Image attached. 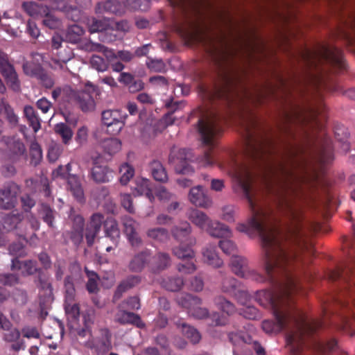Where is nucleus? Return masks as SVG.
Wrapping results in <instances>:
<instances>
[{
  "label": "nucleus",
  "mask_w": 355,
  "mask_h": 355,
  "mask_svg": "<svg viewBox=\"0 0 355 355\" xmlns=\"http://www.w3.org/2000/svg\"><path fill=\"white\" fill-rule=\"evenodd\" d=\"M305 126H278L284 137L279 139L284 149L281 159L275 161L272 157L276 153L277 146L273 139L265 135L259 125H241L245 155L265 165L263 202L252 192V174L247 166L235 161L230 169L235 189L248 200L252 212L246 223L237 225V230L250 237H260L264 252V268L267 248L274 254H278V250L282 252L287 259L282 265L287 271L277 272L280 281L284 280L286 273L291 277L299 272L306 273L314 254L313 244L304 230L302 211L293 202L294 183L298 179L294 170L306 165L309 159L321 165L327 164L334 159L332 143L327 137L313 143L309 141L306 147L288 141L295 139L296 128ZM230 266L239 277L259 282L267 280L270 283L267 273L265 277L250 269L244 257L233 255Z\"/></svg>",
  "instance_id": "obj_1"
},
{
  "label": "nucleus",
  "mask_w": 355,
  "mask_h": 355,
  "mask_svg": "<svg viewBox=\"0 0 355 355\" xmlns=\"http://www.w3.org/2000/svg\"><path fill=\"white\" fill-rule=\"evenodd\" d=\"M114 176V171L107 165L100 164L97 159L93 162V166L89 171L90 178L96 183H107Z\"/></svg>",
  "instance_id": "obj_13"
},
{
  "label": "nucleus",
  "mask_w": 355,
  "mask_h": 355,
  "mask_svg": "<svg viewBox=\"0 0 355 355\" xmlns=\"http://www.w3.org/2000/svg\"><path fill=\"white\" fill-rule=\"evenodd\" d=\"M72 302H67V300H65V312L72 319L77 320L80 315V308L78 304H72Z\"/></svg>",
  "instance_id": "obj_61"
},
{
  "label": "nucleus",
  "mask_w": 355,
  "mask_h": 355,
  "mask_svg": "<svg viewBox=\"0 0 355 355\" xmlns=\"http://www.w3.org/2000/svg\"><path fill=\"white\" fill-rule=\"evenodd\" d=\"M205 231L213 237L223 238L231 236V231L227 225L211 220Z\"/></svg>",
  "instance_id": "obj_26"
},
{
  "label": "nucleus",
  "mask_w": 355,
  "mask_h": 355,
  "mask_svg": "<svg viewBox=\"0 0 355 355\" xmlns=\"http://www.w3.org/2000/svg\"><path fill=\"white\" fill-rule=\"evenodd\" d=\"M219 121V117L216 114L211 113L204 116L198 121V130L200 139L205 146L209 147V149L198 158L200 166L208 167L216 163L213 148L216 145L217 137L222 131Z\"/></svg>",
  "instance_id": "obj_5"
},
{
  "label": "nucleus",
  "mask_w": 355,
  "mask_h": 355,
  "mask_svg": "<svg viewBox=\"0 0 355 355\" xmlns=\"http://www.w3.org/2000/svg\"><path fill=\"white\" fill-rule=\"evenodd\" d=\"M124 227V232L129 242L132 246H139L141 244V239L136 232L137 223L130 216H124L122 218Z\"/></svg>",
  "instance_id": "obj_18"
},
{
  "label": "nucleus",
  "mask_w": 355,
  "mask_h": 355,
  "mask_svg": "<svg viewBox=\"0 0 355 355\" xmlns=\"http://www.w3.org/2000/svg\"><path fill=\"white\" fill-rule=\"evenodd\" d=\"M116 321L121 324H132L139 328H144L145 327L139 315L125 311H123L117 314Z\"/></svg>",
  "instance_id": "obj_27"
},
{
  "label": "nucleus",
  "mask_w": 355,
  "mask_h": 355,
  "mask_svg": "<svg viewBox=\"0 0 355 355\" xmlns=\"http://www.w3.org/2000/svg\"><path fill=\"white\" fill-rule=\"evenodd\" d=\"M101 146L105 153L114 155L121 148V142L116 138H107L101 141Z\"/></svg>",
  "instance_id": "obj_41"
},
{
  "label": "nucleus",
  "mask_w": 355,
  "mask_h": 355,
  "mask_svg": "<svg viewBox=\"0 0 355 355\" xmlns=\"http://www.w3.org/2000/svg\"><path fill=\"white\" fill-rule=\"evenodd\" d=\"M315 349L321 355H347L335 338H328L318 341Z\"/></svg>",
  "instance_id": "obj_14"
},
{
  "label": "nucleus",
  "mask_w": 355,
  "mask_h": 355,
  "mask_svg": "<svg viewBox=\"0 0 355 355\" xmlns=\"http://www.w3.org/2000/svg\"><path fill=\"white\" fill-rule=\"evenodd\" d=\"M1 141L7 146V156L12 163L19 162L21 157H24V159L26 160L27 155L25 145L19 139H15L14 137L9 136H3Z\"/></svg>",
  "instance_id": "obj_11"
},
{
  "label": "nucleus",
  "mask_w": 355,
  "mask_h": 355,
  "mask_svg": "<svg viewBox=\"0 0 355 355\" xmlns=\"http://www.w3.org/2000/svg\"><path fill=\"white\" fill-rule=\"evenodd\" d=\"M69 189L73 196L78 200L81 201L84 197L83 189L78 179L76 176L69 178L68 180Z\"/></svg>",
  "instance_id": "obj_47"
},
{
  "label": "nucleus",
  "mask_w": 355,
  "mask_h": 355,
  "mask_svg": "<svg viewBox=\"0 0 355 355\" xmlns=\"http://www.w3.org/2000/svg\"><path fill=\"white\" fill-rule=\"evenodd\" d=\"M191 227L188 223L174 226L171 229L173 237L180 243L179 247L173 249V254L178 259H189L195 257L191 247L196 243V239L191 236Z\"/></svg>",
  "instance_id": "obj_7"
},
{
  "label": "nucleus",
  "mask_w": 355,
  "mask_h": 355,
  "mask_svg": "<svg viewBox=\"0 0 355 355\" xmlns=\"http://www.w3.org/2000/svg\"><path fill=\"white\" fill-rule=\"evenodd\" d=\"M193 258L182 259L185 260L184 263H180L177 265V270L178 272L183 274H191L197 270V267L193 261Z\"/></svg>",
  "instance_id": "obj_56"
},
{
  "label": "nucleus",
  "mask_w": 355,
  "mask_h": 355,
  "mask_svg": "<svg viewBox=\"0 0 355 355\" xmlns=\"http://www.w3.org/2000/svg\"><path fill=\"white\" fill-rule=\"evenodd\" d=\"M22 68L26 75L37 79L44 70L40 64L32 61L24 62Z\"/></svg>",
  "instance_id": "obj_43"
},
{
  "label": "nucleus",
  "mask_w": 355,
  "mask_h": 355,
  "mask_svg": "<svg viewBox=\"0 0 355 355\" xmlns=\"http://www.w3.org/2000/svg\"><path fill=\"white\" fill-rule=\"evenodd\" d=\"M12 298L18 306H24L28 302V295L26 291L16 288L13 291Z\"/></svg>",
  "instance_id": "obj_58"
},
{
  "label": "nucleus",
  "mask_w": 355,
  "mask_h": 355,
  "mask_svg": "<svg viewBox=\"0 0 355 355\" xmlns=\"http://www.w3.org/2000/svg\"><path fill=\"white\" fill-rule=\"evenodd\" d=\"M125 115L118 110H108L102 112V121L107 127V132L112 135L118 134L124 125Z\"/></svg>",
  "instance_id": "obj_12"
},
{
  "label": "nucleus",
  "mask_w": 355,
  "mask_h": 355,
  "mask_svg": "<svg viewBox=\"0 0 355 355\" xmlns=\"http://www.w3.org/2000/svg\"><path fill=\"white\" fill-rule=\"evenodd\" d=\"M171 263L170 255L166 252H159L153 257L150 270L153 273H159L168 268Z\"/></svg>",
  "instance_id": "obj_23"
},
{
  "label": "nucleus",
  "mask_w": 355,
  "mask_h": 355,
  "mask_svg": "<svg viewBox=\"0 0 355 355\" xmlns=\"http://www.w3.org/2000/svg\"><path fill=\"white\" fill-rule=\"evenodd\" d=\"M188 217L195 225L202 230H205L211 221L206 214L198 209L191 210Z\"/></svg>",
  "instance_id": "obj_29"
},
{
  "label": "nucleus",
  "mask_w": 355,
  "mask_h": 355,
  "mask_svg": "<svg viewBox=\"0 0 355 355\" xmlns=\"http://www.w3.org/2000/svg\"><path fill=\"white\" fill-rule=\"evenodd\" d=\"M85 272L88 278L86 284V289L89 293H96L98 291V282L99 281L98 275L92 270H89L87 267H85Z\"/></svg>",
  "instance_id": "obj_42"
},
{
  "label": "nucleus",
  "mask_w": 355,
  "mask_h": 355,
  "mask_svg": "<svg viewBox=\"0 0 355 355\" xmlns=\"http://www.w3.org/2000/svg\"><path fill=\"white\" fill-rule=\"evenodd\" d=\"M0 72L4 78L6 84L14 92H19L20 90V82L12 64L1 69Z\"/></svg>",
  "instance_id": "obj_22"
},
{
  "label": "nucleus",
  "mask_w": 355,
  "mask_h": 355,
  "mask_svg": "<svg viewBox=\"0 0 355 355\" xmlns=\"http://www.w3.org/2000/svg\"><path fill=\"white\" fill-rule=\"evenodd\" d=\"M202 41L209 43L211 51L214 57L216 64L219 69L218 76L221 80V85L216 89V95L218 98L224 100L227 104L234 101L236 94V86L241 83V76L245 73L244 69H239L230 60L231 53L228 50L215 46L216 38L203 33L200 36Z\"/></svg>",
  "instance_id": "obj_4"
},
{
  "label": "nucleus",
  "mask_w": 355,
  "mask_h": 355,
  "mask_svg": "<svg viewBox=\"0 0 355 355\" xmlns=\"http://www.w3.org/2000/svg\"><path fill=\"white\" fill-rule=\"evenodd\" d=\"M202 257L205 263L214 268H220L223 264V261L219 257L214 245L209 244L202 250Z\"/></svg>",
  "instance_id": "obj_21"
},
{
  "label": "nucleus",
  "mask_w": 355,
  "mask_h": 355,
  "mask_svg": "<svg viewBox=\"0 0 355 355\" xmlns=\"http://www.w3.org/2000/svg\"><path fill=\"white\" fill-rule=\"evenodd\" d=\"M11 327L12 323L10 320L3 313H0V328L8 331L4 334L3 339L9 343L17 341L20 338V331L16 328L11 329Z\"/></svg>",
  "instance_id": "obj_24"
},
{
  "label": "nucleus",
  "mask_w": 355,
  "mask_h": 355,
  "mask_svg": "<svg viewBox=\"0 0 355 355\" xmlns=\"http://www.w3.org/2000/svg\"><path fill=\"white\" fill-rule=\"evenodd\" d=\"M112 333L107 328H101L98 330V334L89 338L84 345L94 349L96 355H105L112 349Z\"/></svg>",
  "instance_id": "obj_8"
},
{
  "label": "nucleus",
  "mask_w": 355,
  "mask_h": 355,
  "mask_svg": "<svg viewBox=\"0 0 355 355\" xmlns=\"http://www.w3.org/2000/svg\"><path fill=\"white\" fill-rule=\"evenodd\" d=\"M278 254H271L267 248L265 257V270L270 280V284L274 286V290H262L256 293V300L264 308L272 311L275 320H265L262 322V329L267 334H277L284 329L290 328L293 325L303 332L314 333L322 328L325 323V318L334 313V309L331 304H327L323 308L324 319L309 320L308 317L295 306V296L303 292L302 281H310L312 274L309 268L306 273H297L292 277L288 274L284 280L280 281L277 277V272L286 271L282 263L286 261V258L282 252Z\"/></svg>",
  "instance_id": "obj_2"
},
{
  "label": "nucleus",
  "mask_w": 355,
  "mask_h": 355,
  "mask_svg": "<svg viewBox=\"0 0 355 355\" xmlns=\"http://www.w3.org/2000/svg\"><path fill=\"white\" fill-rule=\"evenodd\" d=\"M179 103L178 102H170L166 103V107L170 110L164 114L161 120V123L164 125V128L173 125L177 117L174 116V113L177 111Z\"/></svg>",
  "instance_id": "obj_44"
},
{
  "label": "nucleus",
  "mask_w": 355,
  "mask_h": 355,
  "mask_svg": "<svg viewBox=\"0 0 355 355\" xmlns=\"http://www.w3.org/2000/svg\"><path fill=\"white\" fill-rule=\"evenodd\" d=\"M150 168L152 175L156 181L164 182L167 180V173L160 162L157 160L153 161L150 163Z\"/></svg>",
  "instance_id": "obj_37"
},
{
  "label": "nucleus",
  "mask_w": 355,
  "mask_h": 355,
  "mask_svg": "<svg viewBox=\"0 0 355 355\" xmlns=\"http://www.w3.org/2000/svg\"><path fill=\"white\" fill-rule=\"evenodd\" d=\"M105 236L111 239L115 245H117L120 239V230L118 223L113 218H107L104 223Z\"/></svg>",
  "instance_id": "obj_30"
},
{
  "label": "nucleus",
  "mask_w": 355,
  "mask_h": 355,
  "mask_svg": "<svg viewBox=\"0 0 355 355\" xmlns=\"http://www.w3.org/2000/svg\"><path fill=\"white\" fill-rule=\"evenodd\" d=\"M68 101L76 103L84 112H92L95 109V101L91 94L85 90L66 89Z\"/></svg>",
  "instance_id": "obj_10"
},
{
  "label": "nucleus",
  "mask_w": 355,
  "mask_h": 355,
  "mask_svg": "<svg viewBox=\"0 0 355 355\" xmlns=\"http://www.w3.org/2000/svg\"><path fill=\"white\" fill-rule=\"evenodd\" d=\"M23 216L21 214L9 213L5 215L3 219V227L8 231L14 230L21 221Z\"/></svg>",
  "instance_id": "obj_46"
},
{
  "label": "nucleus",
  "mask_w": 355,
  "mask_h": 355,
  "mask_svg": "<svg viewBox=\"0 0 355 355\" xmlns=\"http://www.w3.org/2000/svg\"><path fill=\"white\" fill-rule=\"evenodd\" d=\"M103 222L104 216L102 214L95 213L90 217L85 230V239L88 246L90 247L94 244Z\"/></svg>",
  "instance_id": "obj_15"
},
{
  "label": "nucleus",
  "mask_w": 355,
  "mask_h": 355,
  "mask_svg": "<svg viewBox=\"0 0 355 355\" xmlns=\"http://www.w3.org/2000/svg\"><path fill=\"white\" fill-rule=\"evenodd\" d=\"M141 282V277L138 275H130L122 281L117 286L116 295H121L126 291L135 287Z\"/></svg>",
  "instance_id": "obj_39"
},
{
  "label": "nucleus",
  "mask_w": 355,
  "mask_h": 355,
  "mask_svg": "<svg viewBox=\"0 0 355 355\" xmlns=\"http://www.w3.org/2000/svg\"><path fill=\"white\" fill-rule=\"evenodd\" d=\"M240 287L241 284L237 279L234 277H227L223 279L221 289L224 293L236 296L239 294L243 296L245 299L247 298V293L243 291Z\"/></svg>",
  "instance_id": "obj_25"
},
{
  "label": "nucleus",
  "mask_w": 355,
  "mask_h": 355,
  "mask_svg": "<svg viewBox=\"0 0 355 355\" xmlns=\"http://www.w3.org/2000/svg\"><path fill=\"white\" fill-rule=\"evenodd\" d=\"M160 284L168 291L177 292L182 288L184 279L180 277H166L162 279Z\"/></svg>",
  "instance_id": "obj_34"
},
{
  "label": "nucleus",
  "mask_w": 355,
  "mask_h": 355,
  "mask_svg": "<svg viewBox=\"0 0 355 355\" xmlns=\"http://www.w3.org/2000/svg\"><path fill=\"white\" fill-rule=\"evenodd\" d=\"M177 303L183 308L188 310V312L193 306L200 305L202 300L189 293H181L176 297Z\"/></svg>",
  "instance_id": "obj_32"
},
{
  "label": "nucleus",
  "mask_w": 355,
  "mask_h": 355,
  "mask_svg": "<svg viewBox=\"0 0 355 355\" xmlns=\"http://www.w3.org/2000/svg\"><path fill=\"white\" fill-rule=\"evenodd\" d=\"M354 277L355 264L338 266L329 272L328 277L331 281H339L343 284V291L334 297V306L349 310L352 306H355V283L351 281Z\"/></svg>",
  "instance_id": "obj_6"
},
{
  "label": "nucleus",
  "mask_w": 355,
  "mask_h": 355,
  "mask_svg": "<svg viewBox=\"0 0 355 355\" xmlns=\"http://www.w3.org/2000/svg\"><path fill=\"white\" fill-rule=\"evenodd\" d=\"M121 173L120 182L123 185H125L135 175L134 168L128 163L123 164L119 168Z\"/></svg>",
  "instance_id": "obj_54"
},
{
  "label": "nucleus",
  "mask_w": 355,
  "mask_h": 355,
  "mask_svg": "<svg viewBox=\"0 0 355 355\" xmlns=\"http://www.w3.org/2000/svg\"><path fill=\"white\" fill-rule=\"evenodd\" d=\"M64 288L65 290V300L67 302H73L76 295V289L73 284V279L68 275L64 280Z\"/></svg>",
  "instance_id": "obj_55"
},
{
  "label": "nucleus",
  "mask_w": 355,
  "mask_h": 355,
  "mask_svg": "<svg viewBox=\"0 0 355 355\" xmlns=\"http://www.w3.org/2000/svg\"><path fill=\"white\" fill-rule=\"evenodd\" d=\"M92 67L98 71H105L108 68L107 61L101 56L93 55L90 58Z\"/></svg>",
  "instance_id": "obj_57"
},
{
  "label": "nucleus",
  "mask_w": 355,
  "mask_h": 355,
  "mask_svg": "<svg viewBox=\"0 0 355 355\" xmlns=\"http://www.w3.org/2000/svg\"><path fill=\"white\" fill-rule=\"evenodd\" d=\"M214 304L216 307L228 316L233 315L236 312V307L233 303L219 295L214 298Z\"/></svg>",
  "instance_id": "obj_38"
},
{
  "label": "nucleus",
  "mask_w": 355,
  "mask_h": 355,
  "mask_svg": "<svg viewBox=\"0 0 355 355\" xmlns=\"http://www.w3.org/2000/svg\"><path fill=\"white\" fill-rule=\"evenodd\" d=\"M189 198L191 202L198 207L207 208L211 205V200L204 192L203 188L201 186L191 188Z\"/></svg>",
  "instance_id": "obj_19"
},
{
  "label": "nucleus",
  "mask_w": 355,
  "mask_h": 355,
  "mask_svg": "<svg viewBox=\"0 0 355 355\" xmlns=\"http://www.w3.org/2000/svg\"><path fill=\"white\" fill-rule=\"evenodd\" d=\"M25 117L28 125L35 132H37L41 128V120L33 106L26 105L24 108Z\"/></svg>",
  "instance_id": "obj_33"
},
{
  "label": "nucleus",
  "mask_w": 355,
  "mask_h": 355,
  "mask_svg": "<svg viewBox=\"0 0 355 355\" xmlns=\"http://www.w3.org/2000/svg\"><path fill=\"white\" fill-rule=\"evenodd\" d=\"M55 132L62 137V142L67 144L73 136L72 130L65 123H57L54 128Z\"/></svg>",
  "instance_id": "obj_49"
},
{
  "label": "nucleus",
  "mask_w": 355,
  "mask_h": 355,
  "mask_svg": "<svg viewBox=\"0 0 355 355\" xmlns=\"http://www.w3.org/2000/svg\"><path fill=\"white\" fill-rule=\"evenodd\" d=\"M124 8L130 10H146L150 6L149 0H124Z\"/></svg>",
  "instance_id": "obj_51"
},
{
  "label": "nucleus",
  "mask_w": 355,
  "mask_h": 355,
  "mask_svg": "<svg viewBox=\"0 0 355 355\" xmlns=\"http://www.w3.org/2000/svg\"><path fill=\"white\" fill-rule=\"evenodd\" d=\"M150 251L149 250H143L137 254L130 260L128 268L131 272H140L148 263L150 259Z\"/></svg>",
  "instance_id": "obj_20"
},
{
  "label": "nucleus",
  "mask_w": 355,
  "mask_h": 355,
  "mask_svg": "<svg viewBox=\"0 0 355 355\" xmlns=\"http://www.w3.org/2000/svg\"><path fill=\"white\" fill-rule=\"evenodd\" d=\"M19 282V276L13 273H4L0 275V283L5 285L12 286Z\"/></svg>",
  "instance_id": "obj_60"
},
{
  "label": "nucleus",
  "mask_w": 355,
  "mask_h": 355,
  "mask_svg": "<svg viewBox=\"0 0 355 355\" xmlns=\"http://www.w3.org/2000/svg\"><path fill=\"white\" fill-rule=\"evenodd\" d=\"M147 236L160 243H166L170 239L168 231L164 227H154L148 230Z\"/></svg>",
  "instance_id": "obj_35"
},
{
  "label": "nucleus",
  "mask_w": 355,
  "mask_h": 355,
  "mask_svg": "<svg viewBox=\"0 0 355 355\" xmlns=\"http://www.w3.org/2000/svg\"><path fill=\"white\" fill-rule=\"evenodd\" d=\"M335 137L336 139L343 144V148L345 152L350 149L349 143L347 141L349 132L347 129L343 125H338L335 128Z\"/></svg>",
  "instance_id": "obj_48"
},
{
  "label": "nucleus",
  "mask_w": 355,
  "mask_h": 355,
  "mask_svg": "<svg viewBox=\"0 0 355 355\" xmlns=\"http://www.w3.org/2000/svg\"><path fill=\"white\" fill-rule=\"evenodd\" d=\"M134 196H146V197L152 202L155 197L149 188V181L147 179L137 180L136 187L132 190Z\"/></svg>",
  "instance_id": "obj_31"
},
{
  "label": "nucleus",
  "mask_w": 355,
  "mask_h": 355,
  "mask_svg": "<svg viewBox=\"0 0 355 355\" xmlns=\"http://www.w3.org/2000/svg\"><path fill=\"white\" fill-rule=\"evenodd\" d=\"M209 318L211 320V325L214 327H223L229 323L228 317L218 312L211 313Z\"/></svg>",
  "instance_id": "obj_59"
},
{
  "label": "nucleus",
  "mask_w": 355,
  "mask_h": 355,
  "mask_svg": "<svg viewBox=\"0 0 355 355\" xmlns=\"http://www.w3.org/2000/svg\"><path fill=\"white\" fill-rule=\"evenodd\" d=\"M74 221L78 227L71 231L70 238L75 244H79L83 238L84 219L82 216H77L75 217Z\"/></svg>",
  "instance_id": "obj_45"
},
{
  "label": "nucleus",
  "mask_w": 355,
  "mask_h": 355,
  "mask_svg": "<svg viewBox=\"0 0 355 355\" xmlns=\"http://www.w3.org/2000/svg\"><path fill=\"white\" fill-rule=\"evenodd\" d=\"M88 28L90 33L97 32H107L114 30L108 19L103 18L98 19L92 18L88 21Z\"/></svg>",
  "instance_id": "obj_28"
},
{
  "label": "nucleus",
  "mask_w": 355,
  "mask_h": 355,
  "mask_svg": "<svg viewBox=\"0 0 355 355\" xmlns=\"http://www.w3.org/2000/svg\"><path fill=\"white\" fill-rule=\"evenodd\" d=\"M96 14L110 12L121 15L125 12L124 4L121 3L118 0H107L98 2L95 7Z\"/></svg>",
  "instance_id": "obj_17"
},
{
  "label": "nucleus",
  "mask_w": 355,
  "mask_h": 355,
  "mask_svg": "<svg viewBox=\"0 0 355 355\" xmlns=\"http://www.w3.org/2000/svg\"><path fill=\"white\" fill-rule=\"evenodd\" d=\"M20 193V187L14 182L4 184L0 189V209L11 210L17 205V196Z\"/></svg>",
  "instance_id": "obj_9"
},
{
  "label": "nucleus",
  "mask_w": 355,
  "mask_h": 355,
  "mask_svg": "<svg viewBox=\"0 0 355 355\" xmlns=\"http://www.w3.org/2000/svg\"><path fill=\"white\" fill-rule=\"evenodd\" d=\"M11 270H19L23 276H28L38 272L41 269L37 268L36 261L29 259L22 261L15 257L12 259Z\"/></svg>",
  "instance_id": "obj_16"
},
{
  "label": "nucleus",
  "mask_w": 355,
  "mask_h": 355,
  "mask_svg": "<svg viewBox=\"0 0 355 355\" xmlns=\"http://www.w3.org/2000/svg\"><path fill=\"white\" fill-rule=\"evenodd\" d=\"M37 273V287L42 290L49 291L51 292L52 291V286L49 281L48 277L44 274L42 270H40Z\"/></svg>",
  "instance_id": "obj_63"
},
{
  "label": "nucleus",
  "mask_w": 355,
  "mask_h": 355,
  "mask_svg": "<svg viewBox=\"0 0 355 355\" xmlns=\"http://www.w3.org/2000/svg\"><path fill=\"white\" fill-rule=\"evenodd\" d=\"M30 157L31 164L34 166H37L42 159V150L41 146L35 141H32L31 144Z\"/></svg>",
  "instance_id": "obj_50"
},
{
  "label": "nucleus",
  "mask_w": 355,
  "mask_h": 355,
  "mask_svg": "<svg viewBox=\"0 0 355 355\" xmlns=\"http://www.w3.org/2000/svg\"><path fill=\"white\" fill-rule=\"evenodd\" d=\"M146 65L150 70L155 72H162L165 70L166 65L162 59H150Z\"/></svg>",
  "instance_id": "obj_64"
},
{
  "label": "nucleus",
  "mask_w": 355,
  "mask_h": 355,
  "mask_svg": "<svg viewBox=\"0 0 355 355\" xmlns=\"http://www.w3.org/2000/svg\"><path fill=\"white\" fill-rule=\"evenodd\" d=\"M182 334L188 338L192 343H198L201 339V335L199 331L186 323L180 324Z\"/></svg>",
  "instance_id": "obj_40"
},
{
  "label": "nucleus",
  "mask_w": 355,
  "mask_h": 355,
  "mask_svg": "<svg viewBox=\"0 0 355 355\" xmlns=\"http://www.w3.org/2000/svg\"><path fill=\"white\" fill-rule=\"evenodd\" d=\"M301 54L307 68L315 70V73H310V78L317 89L324 84V76L329 73L331 68L345 69L342 51L327 43H318L313 49L306 48Z\"/></svg>",
  "instance_id": "obj_3"
},
{
  "label": "nucleus",
  "mask_w": 355,
  "mask_h": 355,
  "mask_svg": "<svg viewBox=\"0 0 355 355\" xmlns=\"http://www.w3.org/2000/svg\"><path fill=\"white\" fill-rule=\"evenodd\" d=\"M39 214L41 216L42 220L47 224L49 227H54V220L55 216V211L46 203H42L39 210Z\"/></svg>",
  "instance_id": "obj_36"
},
{
  "label": "nucleus",
  "mask_w": 355,
  "mask_h": 355,
  "mask_svg": "<svg viewBox=\"0 0 355 355\" xmlns=\"http://www.w3.org/2000/svg\"><path fill=\"white\" fill-rule=\"evenodd\" d=\"M52 6L57 10L69 15L70 12H78L76 6L70 4L71 0H51Z\"/></svg>",
  "instance_id": "obj_53"
},
{
  "label": "nucleus",
  "mask_w": 355,
  "mask_h": 355,
  "mask_svg": "<svg viewBox=\"0 0 355 355\" xmlns=\"http://www.w3.org/2000/svg\"><path fill=\"white\" fill-rule=\"evenodd\" d=\"M84 34V29L79 25L73 24L67 30V39L71 43H78Z\"/></svg>",
  "instance_id": "obj_52"
},
{
  "label": "nucleus",
  "mask_w": 355,
  "mask_h": 355,
  "mask_svg": "<svg viewBox=\"0 0 355 355\" xmlns=\"http://www.w3.org/2000/svg\"><path fill=\"white\" fill-rule=\"evenodd\" d=\"M4 114L6 116V119L12 126L17 125L18 123V116L15 114L14 110L11 106L8 104H3Z\"/></svg>",
  "instance_id": "obj_62"
}]
</instances>
